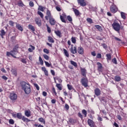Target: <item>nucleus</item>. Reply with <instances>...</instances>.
I'll use <instances>...</instances> for the list:
<instances>
[{
	"instance_id": "c756f323",
	"label": "nucleus",
	"mask_w": 127,
	"mask_h": 127,
	"mask_svg": "<svg viewBox=\"0 0 127 127\" xmlns=\"http://www.w3.org/2000/svg\"><path fill=\"white\" fill-rule=\"evenodd\" d=\"M64 53L65 56H66L67 58L69 57V53H68V52L67 51V50L64 49Z\"/></svg>"
},
{
	"instance_id": "680f3d73",
	"label": "nucleus",
	"mask_w": 127,
	"mask_h": 127,
	"mask_svg": "<svg viewBox=\"0 0 127 127\" xmlns=\"http://www.w3.org/2000/svg\"><path fill=\"white\" fill-rule=\"evenodd\" d=\"M17 48H18V47L17 46L16 48H14L13 50L11 51H13V52H16V51H17Z\"/></svg>"
},
{
	"instance_id": "5fc2aeb1",
	"label": "nucleus",
	"mask_w": 127,
	"mask_h": 127,
	"mask_svg": "<svg viewBox=\"0 0 127 127\" xmlns=\"http://www.w3.org/2000/svg\"><path fill=\"white\" fill-rule=\"evenodd\" d=\"M30 6H31V7H33V6H34V3H33L32 2V1H30L29 2V3Z\"/></svg>"
},
{
	"instance_id": "a878e982",
	"label": "nucleus",
	"mask_w": 127,
	"mask_h": 127,
	"mask_svg": "<svg viewBox=\"0 0 127 127\" xmlns=\"http://www.w3.org/2000/svg\"><path fill=\"white\" fill-rule=\"evenodd\" d=\"M29 29H30L32 30V31H35V28H34V26H33L31 24H29L28 26Z\"/></svg>"
},
{
	"instance_id": "412c9836",
	"label": "nucleus",
	"mask_w": 127,
	"mask_h": 127,
	"mask_svg": "<svg viewBox=\"0 0 127 127\" xmlns=\"http://www.w3.org/2000/svg\"><path fill=\"white\" fill-rule=\"evenodd\" d=\"M42 70L44 72V74L46 76H48V70L46 69V67H42Z\"/></svg>"
},
{
	"instance_id": "de8ad7c7",
	"label": "nucleus",
	"mask_w": 127,
	"mask_h": 127,
	"mask_svg": "<svg viewBox=\"0 0 127 127\" xmlns=\"http://www.w3.org/2000/svg\"><path fill=\"white\" fill-rule=\"evenodd\" d=\"M21 62L24 64H26V63H27V62L26 61V60L25 59H21Z\"/></svg>"
},
{
	"instance_id": "6ab92c4d",
	"label": "nucleus",
	"mask_w": 127,
	"mask_h": 127,
	"mask_svg": "<svg viewBox=\"0 0 127 127\" xmlns=\"http://www.w3.org/2000/svg\"><path fill=\"white\" fill-rule=\"evenodd\" d=\"M97 65H98V71H102V68H103V65H102V64L100 62L97 63Z\"/></svg>"
},
{
	"instance_id": "4468645a",
	"label": "nucleus",
	"mask_w": 127,
	"mask_h": 127,
	"mask_svg": "<svg viewBox=\"0 0 127 127\" xmlns=\"http://www.w3.org/2000/svg\"><path fill=\"white\" fill-rule=\"evenodd\" d=\"M94 93L96 96H100L101 95V90L99 88H96L94 90Z\"/></svg>"
},
{
	"instance_id": "c9c22d12",
	"label": "nucleus",
	"mask_w": 127,
	"mask_h": 127,
	"mask_svg": "<svg viewBox=\"0 0 127 127\" xmlns=\"http://www.w3.org/2000/svg\"><path fill=\"white\" fill-rule=\"evenodd\" d=\"M69 122L71 125H74L75 124V120L73 119H69Z\"/></svg>"
},
{
	"instance_id": "f03ea898",
	"label": "nucleus",
	"mask_w": 127,
	"mask_h": 127,
	"mask_svg": "<svg viewBox=\"0 0 127 127\" xmlns=\"http://www.w3.org/2000/svg\"><path fill=\"white\" fill-rule=\"evenodd\" d=\"M112 27L114 30L120 33V30H121V25H120V23L117 22H114L112 24Z\"/></svg>"
},
{
	"instance_id": "f257e3e1",
	"label": "nucleus",
	"mask_w": 127,
	"mask_h": 127,
	"mask_svg": "<svg viewBox=\"0 0 127 127\" xmlns=\"http://www.w3.org/2000/svg\"><path fill=\"white\" fill-rule=\"evenodd\" d=\"M22 90L24 91L25 94L29 95L31 93V87L29 83L26 82H22L21 84Z\"/></svg>"
},
{
	"instance_id": "6e6552de",
	"label": "nucleus",
	"mask_w": 127,
	"mask_h": 127,
	"mask_svg": "<svg viewBox=\"0 0 127 127\" xmlns=\"http://www.w3.org/2000/svg\"><path fill=\"white\" fill-rule=\"evenodd\" d=\"M77 2L81 6H86V5H87V3L85 2V0H77Z\"/></svg>"
},
{
	"instance_id": "1a4fd4ad",
	"label": "nucleus",
	"mask_w": 127,
	"mask_h": 127,
	"mask_svg": "<svg viewBox=\"0 0 127 127\" xmlns=\"http://www.w3.org/2000/svg\"><path fill=\"white\" fill-rule=\"evenodd\" d=\"M88 125L90 127H95V123H94V121L91 119H88L87 120Z\"/></svg>"
},
{
	"instance_id": "473e14b6",
	"label": "nucleus",
	"mask_w": 127,
	"mask_h": 127,
	"mask_svg": "<svg viewBox=\"0 0 127 127\" xmlns=\"http://www.w3.org/2000/svg\"><path fill=\"white\" fill-rule=\"evenodd\" d=\"M82 114H83L84 118L87 117V111L86 110L83 109L82 110Z\"/></svg>"
},
{
	"instance_id": "4c0bfd02",
	"label": "nucleus",
	"mask_w": 127,
	"mask_h": 127,
	"mask_svg": "<svg viewBox=\"0 0 127 127\" xmlns=\"http://www.w3.org/2000/svg\"><path fill=\"white\" fill-rule=\"evenodd\" d=\"M70 64H71V65H73V66H74V67H77V63H76V62L73 61H70Z\"/></svg>"
},
{
	"instance_id": "e2e57ef3",
	"label": "nucleus",
	"mask_w": 127,
	"mask_h": 127,
	"mask_svg": "<svg viewBox=\"0 0 127 127\" xmlns=\"http://www.w3.org/2000/svg\"><path fill=\"white\" fill-rule=\"evenodd\" d=\"M102 46L104 49H107V48H108V46L105 43L102 44Z\"/></svg>"
},
{
	"instance_id": "a18cd8bd",
	"label": "nucleus",
	"mask_w": 127,
	"mask_h": 127,
	"mask_svg": "<svg viewBox=\"0 0 127 127\" xmlns=\"http://www.w3.org/2000/svg\"><path fill=\"white\" fill-rule=\"evenodd\" d=\"M52 91L53 95H54L55 96H57V93L56 92V91L55 90V88H54V87L53 88Z\"/></svg>"
},
{
	"instance_id": "f704fd0d",
	"label": "nucleus",
	"mask_w": 127,
	"mask_h": 127,
	"mask_svg": "<svg viewBox=\"0 0 127 127\" xmlns=\"http://www.w3.org/2000/svg\"><path fill=\"white\" fill-rule=\"evenodd\" d=\"M56 87H58V89H59V90H60V91H61L62 90V87L61 86V84H60L59 83H57Z\"/></svg>"
},
{
	"instance_id": "2f4dec72",
	"label": "nucleus",
	"mask_w": 127,
	"mask_h": 127,
	"mask_svg": "<svg viewBox=\"0 0 127 127\" xmlns=\"http://www.w3.org/2000/svg\"><path fill=\"white\" fill-rule=\"evenodd\" d=\"M65 16H66V15H64V16H62V15H61L60 16V18H61V20H62V21L63 22H64V23H66V21L64 19V17H65Z\"/></svg>"
},
{
	"instance_id": "aec40b11",
	"label": "nucleus",
	"mask_w": 127,
	"mask_h": 127,
	"mask_svg": "<svg viewBox=\"0 0 127 127\" xmlns=\"http://www.w3.org/2000/svg\"><path fill=\"white\" fill-rule=\"evenodd\" d=\"M71 53H72V54H76V53H77V48H76V47H72L71 48Z\"/></svg>"
},
{
	"instance_id": "ddd939ff",
	"label": "nucleus",
	"mask_w": 127,
	"mask_h": 127,
	"mask_svg": "<svg viewBox=\"0 0 127 127\" xmlns=\"http://www.w3.org/2000/svg\"><path fill=\"white\" fill-rule=\"evenodd\" d=\"M25 116L27 117V118H29V117H31V111L30 110H25Z\"/></svg>"
},
{
	"instance_id": "37998d69",
	"label": "nucleus",
	"mask_w": 127,
	"mask_h": 127,
	"mask_svg": "<svg viewBox=\"0 0 127 127\" xmlns=\"http://www.w3.org/2000/svg\"><path fill=\"white\" fill-rule=\"evenodd\" d=\"M44 58H45V59H46V60H49V56H47L46 54H44L43 55Z\"/></svg>"
},
{
	"instance_id": "39448f33",
	"label": "nucleus",
	"mask_w": 127,
	"mask_h": 127,
	"mask_svg": "<svg viewBox=\"0 0 127 127\" xmlns=\"http://www.w3.org/2000/svg\"><path fill=\"white\" fill-rule=\"evenodd\" d=\"M81 83L84 87H88V79L87 78H82L81 79Z\"/></svg>"
},
{
	"instance_id": "4be33fe9",
	"label": "nucleus",
	"mask_w": 127,
	"mask_h": 127,
	"mask_svg": "<svg viewBox=\"0 0 127 127\" xmlns=\"http://www.w3.org/2000/svg\"><path fill=\"white\" fill-rule=\"evenodd\" d=\"M55 33L56 34L57 36H58L59 37H62L61 36V32L60 30H57L55 31Z\"/></svg>"
},
{
	"instance_id": "7c9ffc66",
	"label": "nucleus",
	"mask_w": 127,
	"mask_h": 127,
	"mask_svg": "<svg viewBox=\"0 0 127 127\" xmlns=\"http://www.w3.org/2000/svg\"><path fill=\"white\" fill-rule=\"evenodd\" d=\"M45 7H43L42 6L39 5L38 10H40L41 11H44V9H45Z\"/></svg>"
},
{
	"instance_id": "393cba45",
	"label": "nucleus",
	"mask_w": 127,
	"mask_h": 127,
	"mask_svg": "<svg viewBox=\"0 0 127 127\" xmlns=\"http://www.w3.org/2000/svg\"><path fill=\"white\" fill-rule=\"evenodd\" d=\"M48 40L50 43H54V40L53 39V38L51 36L48 37Z\"/></svg>"
},
{
	"instance_id": "09e8293b",
	"label": "nucleus",
	"mask_w": 127,
	"mask_h": 127,
	"mask_svg": "<svg viewBox=\"0 0 127 127\" xmlns=\"http://www.w3.org/2000/svg\"><path fill=\"white\" fill-rule=\"evenodd\" d=\"M34 87H35L38 91H39V86H38V84H37V83H34Z\"/></svg>"
},
{
	"instance_id": "c03bdc74",
	"label": "nucleus",
	"mask_w": 127,
	"mask_h": 127,
	"mask_svg": "<svg viewBox=\"0 0 127 127\" xmlns=\"http://www.w3.org/2000/svg\"><path fill=\"white\" fill-rule=\"evenodd\" d=\"M9 124H10V125H14V121H13V119H10L9 120Z\"/></svg>"
},
{
	"instance_id": "72a5a7b5",
	"label": "nucleus",
	"mask_w": 127,
	"mask_h": 127,
	"mask_svg": "<svg viewBox=\"0 0 127 127\" xmlns=\"http://www.w3.org/2000/svg\"><path fill=\"white\" fill-rule=\"evenodd\" d=\"M121 14L122 18H123V19H126V13L124 12H121Z\"/></svg>"
},
{
	"instance_id": "423d86ee",
	"label": "nucleus",
	"mask_w": 127,
	"mask_h": 127,
	"mask_svg": "<svg viewBox=\"0 0 127 127\" xmlns=\"http://www.w3.org/2000/svg\"><path fill=\"white\" fill-rule=\"evenodd\" d=\"M110 11L113 13H116L117 11H118V8L117 7V6L116 5H112L110 7Z\"/></svg>"
},
{
	"instance_id": "864d4df0",
	"label": "nucleus",
	"mask_w": 127,
	"mask_h": 127,
	"mask_svg": "<svg viewBox=\"0 0 127 127\" xmlns=\"http://www.w3.org/2000/svg\"><path fill=\"white\" fill-rule=\"evenodd\" d=\"M43 52L46 54H49V50H48L47 49H44Z\"/></svg>"
},
{
	"instance_id": "13d9d810",
	"label": "nucleus",
	"mask_w": 127,
	"mask_h": 127,
	"mask_svg": "<svg viewBox=\"0 0 127 127\" xmlns=\"http://www.w3.org/2000/svg\"><path fill=\"white\" fill-rule=\"evenodd\" d=\"M12 72L13 75H14V76H16L17 75V72H16V70H15V69H12Z\"/></svg>"
},
{
	"instance_id": "774afa93",
	"label": "nucleus",
	"mask_w": 127,
	"mask_h": 127,
	"mask_svg": "<svg viewBox=\"0 0 127 127\" xmlns=\"http://www.w3.org/2000/svg\"><path fill=\"white\" fill-rule=\"evenodd\" d=\"M91 55H92V56L95 57V56H96V52L95 51L92 52H91Z\"/></svg>"
},
{
	"instance_id": "338daca9",
	"label": "nucleus",
	"mask_w": 127,
	"mask_h": 127,
	"mask_svg": "<svg viewBox=\"0 0 127 127\" xmlns=\"http://www.w3.org/2000/svg\"><path fill=\"white\" fill-rule=\"evenodd\" d=\"M64 108L66 109V110H69V105L68 104H65Z\"/></svg>"
},
{
	"instance_id": "052dcab7",
	"label": "nucleus",
	"mask_w": 127,
	"mask_h": 127,
	"mask_svg": "<svg viewBox=\"0 0 127 127\" xmlns=\"http://www.w3.org/2000/svg\"><path fill=\"white\" fill-rule=\"evenodd\" d=\"M9 24L11 26H13V25H14V22H13V21H9Z\"/></svg>"
},
{
	"instance_id": "dca6fc26",
	"label": "nucleus",
	"mask_w": 127,
	"mask_h": 127,
	"mask_svg": "<svg viewBox=\"0 0 127 127\" xmlns=\"http://www.w3.org/2000/svg\"><path fill=\"white\" fill-rule=\"evenodd\" d=\"M81 74L83 77H86V74H87V70L85 68H81Z\"/></svg>"
},
{
	"instance_id": "9b49d317",
	"label": "nucleus",
	"mask_w": 127,
	"mask_h": 127,
	"mask_svg": "<svg viewBox=\"0 0 127 127\" xmlns=\"http://www.w3.org/2000/svg\"><path fill=\"white\" fill-rule=\"evenodd\" d=\"M49 22L51 25H55L56 24V21L55 20V19L53 18V17L49 19Z\"/></svg>"
},
{
	"instance_id": "a19ab883",
	"label": "nucleus",
	"mask_w": 127,
	"mask_h": 127,
	"mask_svg": "<svg viewBox=\"0 0 127 127\" xmlns=\"http://www.w3.org/2000/svg\"><path fill=\"white\" fill-rule=\"evenodd\" d=\"M67 88L68 89V90H69L70 91H71V90H73V89H74V88H73V86L70 85V84H67Z\"/></svg>"
},
{
	"instance_id": "0e129e2a",
	"label": "nucleus",
	"mask_w": 127,
	"mask_h": 127,
	"mask_svg": "<svg viewBox=\"0 0 127 127\" xmlns=\"http://www.w3.org/2000/svg\"><path fill=\"white\" fill-rule=\"evenodd\" d=\"M78 117L81 119V120H83V115L81 113H78Z\"/></svg>"
},
{
	"instance_id": "f3484780",
	"label": "nucleus",
	"mask_w": 127,
	"mask_h": 127,
	"mask_svg": "<svg viewBox=\"0 0 127 127\" xmlns=\"http://www.w3.org/2000/svg\"><path fill=\"white\" fill-rule=\"evenodd\" d=\"M73 10L76 16H79V15H80V11H79V10L73 8Z\"/></svg>"
},
{
	"instance_id": "8fccbe9b",
	"label": "nucleus",
	"mask_w": 127,
	"mask_h": 127,
	"mask_svg": "<svg viewBox=\"0 0 127 127\" xmlns=\"http://www.w3.org/2000/svg\"><path fill=\"white\" fill-rule=\"evenodd\" d=\"M67 19L68 20V21H70V22L72 21V17L70 16H67Z\"/></svg>"
},
{
	"instance_id": "a211bd4d",
	"label": "nucleus",
	"mask_w": 127,
	"mask_h": 127,
	"mask_svg": "<svg viewBox=\"0 0 127 127\" xmlns=\"http://www.w3.org/2000/svg\"><path fill=\"white\" fill-rule=\"evenodd\" d=\"M15 23L16 24V27L17 28V29H18V30H20V31H23V28H22V27H21L20 24H17V23Z\"/></svg>"
},
{
	"instance_id": "6e6d98bb",
	"label": "nucleus",
	"mask_w": 127,
	"mask_h": 127,
	"mask_svg": "<svg viewBox=\"0 0 127 127\" xmlns=\"http://www.w3.org/2000/svg\"><path fill=\"white\" fill-rule=\"evenodd\" d=\"M47 28L48 32L49 33H51V29L50 28V27H49V26H48V25H47Z\"/></svg>"
},
{
	"instance_id": "e433bc0d",
	"label": "nucleus",
	"mask_w": 127,
	"mask_h": 127,
	"mask_svg": "<svg viewBox=\"0 0 127 127\" xmlns=\"http://www.w3.org/2000/svg\"><path fill=\"white\" fill-rule=\"evenodd\" d=\"M115 80L116 82H120L121 81V77L120 76H115Z\"/></svg>"
},
{
	"instance_id": "bb28decb",
	"label": "nucleus",
	"mask_w": 127,
	"mask_h": 127,
	"mask_svg": "<svg viewBox=\"0 0 127 127\" xmlns=\"http://www.w3.org/2000/svg\"><path fill=\"white\" fill-rule=\"evenodd\" d=\"M95 27L99 30V31H102L103 30V28H102V26L99 25H96L95 26Z\"/></svg>"
},
{
	"instance_id": "58836bf2",
	"label": "nucleus",
	"mask_w": 127,
	"mask_h": 127,
	"mask_svg": "<svg viewBox=\"0 0 127 127\" xmlns=\"http://www.w3.org/2000/svg\"><path fill=\"white\" fill-rule=\"evenodd\" d=\"M38 14H39V15L40 16L41 18H43V17H44V15H43V13H42V12H41V11H38Z\"/></svg>"
},
{
	"instance_id": "c85d7f7f",
	"label": "nucleus",
	"mask_w": 127,
	"mask_h": 127,
	"mask_svg": "<svg viewBox=\"0 0 127 127\" xmlns=\"http://www.w3.org/2000/svg\"><path fill=\"white\" fill-rule=\"evenodd\" d=\"M39 122H40V123H42L43 124H44V125H45V120H44V119H43V118H40L38 119Z\"/></svg>"
},
{
	"instance_id": "bf43d9fd",
	"label": "nucleus",
	"mask_w": 127,
	"mask_h": 127,
	"mask_svg": "<svg viewBox=\"0 0 127 127\" xmlns=\"http://www.w3.org/2000/svg\"><path fill=\"white\" fill-rule=\"evenodd\" d=\"M96 58L101 59V58H102V55L101 54H98L96 56Z\"/></svg>"
},
{
	"instance_id": "cd10ccee",
	"label": "nucleus",
	"mask_w": 127,
	"mask_h": 127,
	"mask_svg": "<svg viewBox=\"0 0 127 127\" xmlns=\"http://www.w3.org/2000/svg\"><path fill=\"white\" fill-rule=\"evenodd\" d=\"M17 4L18 6H21L22 7H23V6H24V4H23V2H22V1L21 0L18 1Z\"/></svg>"
},
{
	"instance_id": "20e7f679",
	"label": "nucleus",
	"mask_w": 127,
	"mask_h": 127,
	"mask_svg": "<svg viewBox=\"0 0 127 127\" xmlns=\"http://www.w3.org/2000/svg\"><path fill=\"white\" fill-rule=\"evenodd\" d=\"M46 14L47 15L45 16V19H46V20H48V18L50 19L53 17V16H52V15H51V12H50V10H49V9H47Z\"/></svg>"
},
{
	"instance_id": "2eb2a0df",
	"label": "nucleus",
	"mask_w": 127,
	"mask_h": 127,
	"mask_svg": "<svg viewBox=\"0 0 127 127\" xmlns=\"http://www.w3.org/2000/svg\"><path fill=\"white\" fill-rule=\"evenodd\" d=\"M13 51H10V52H6V56H7L8 57H9V56H12V57H13V58H16V57L14 56L13 55Z\"/></svg>"
},
{
	"instance_id": "5701e85b",
	"label": "nucleus",
	"mask_w": 127,
	"mask_h": 127,
	"mask_svg": "<svg viewBox=\"0 0 127 127\" xmlns=\"http://www.w3.org/2000/svg\"><path fill=\"white\" fill-rule=\"evenodd\" d=\"M29 46L31 48H29L28 49V50L29 52H32V51H33V50H35V47L32 46V45H30Z\"/></svg>"
},
{
	"instance_id": "7ed1b4c3",
	"label": "nucleus",
	"mask_w": 127,
	"mask_h": 127,
	"mask_svg": "<svg viewBox=\"0 0 127 127\" xmlns=\"http://www.w3.org/2000/svg\"><path fill=\"white\" fill-rule=\"evenodd\" d=\"M17 118L19 120H22L23 122H30V120L28 118H26L25 117L22 116V114L20 113H17Z\"/></svg>"
},
{
	"instance_id": "b1692460",
	"label": "nucleus",
	"mask_w": 127,
	"mask_h": 127,
	"mask_svg": "<svg viewBox=\"0 0 127 127\" xmlns=\"http://www.w3.org/2000/svg\"><path fill=\"white\" fill-rule=\"evenodd\" d=\"M0 32V36L2 38H3V36L5 35V32L4 31V30L3 29L1 30Z\"/></svg>"
},
{
	"instance_id": "49530a36",
	"label": "nucleus",
	"mask_w": 127,
	"mask_h": 127,
	"mask_svg": "<svg viewBox=\"0 0 127 127\" xmlns=\"http://www.w3.org/2000/svg\"><path fill=\"white\" fill-rule=\"evenodd\" d=\"M106 57H107V60H111V59H112V57L110 54H107Z\"/></svg>"
},
{
	"instance_id": "69168bd1",
	"label": "nucleus",
	"mask_w": 127,
	"mask_h": 127,
	"mask_svg": "<svg viewBox=\"0 0 127 127\" xmlns=\"http://www.w3.org/2000/svg\"><path fill=\"white\" fill-rule=\"evenodd\" d=\"M103 100H104V102H105L106 103H107V102L109 101V99H108L107 97L103 98Z\"/></svg>"
},
{
	"instance_id": "9d476101",
	"label": "nucleus",
	"mask_w": 127,
	"mask_h": 127,
	"mask_svg": "<svg viewBox=\"0 0 127 127\" xmlns=\"http://www.w3.org/2000/svg\"><path fill=\"white\" fill-rule=\"evenodd\" d=\"M77 52L79 53L80 55H83L84 54V49L83 47L80 46L77 48Z\"/></svg>"
},
{
	"instance_id": "4d7b16f0",
	"label": "nucleus",
	"mask_w": 127,
	"mask_h": 127,
	"mask_svg": "<svg viewBox=\"0 0 127 127\" xmlns=\"http://www.w3.org/2000/svg\"><path fill=\"white\" fill-rule=\"evenodd\" d=\"M45 63L47 67H50V66L52 65L51 64H49L48 62H47L46 61L45 62Z\"/></svg>"
},
{
	"instance_id": "0eeeda50",
	"label": "nucleus",
	"mask_w": 127,
	"mask_h": 127,
	"mask_svg": "<svg viewBox=\"0 0 127 127\" xmlns=\"http://www.w3.org/2000/svg\"><path fill=\"white\" fill-rule=\"evenodd\" d=\"M10 99L12 101H15L17 99V95L14 93H11L10 94Z\"/></svg>"
},
{
	"instance_id": "79ce46f5",
	"label": "nucleus",
	"mask_w": 127,
	"mask_h": 127,
	"mask_svg": "<svg viewBox=\"0 0 127 127\" xmlns=\"http://www.w3.org/2000/svg\"><path fill=\"white\" fill-rule=\"evenodd\" d=\"M39 61L41 65H43V60L41 58V57H39Z\"/></svg>"
},
{
	"instance_id": "603ef678",
	"label": "nucleus",
	"mask_w": 127,
	"mask_h": 127,
	"mask_svg": "<svg viewBox=\"0 0 127 127\" xmlns=\"http://www.w3.org/2000/svg\"><path fill=\"white\" fill-rule=\"evenodd\" d=\"M71 42L72 43H74L75 44V43H76V38L72 37L71 38Z\"/></svg>"
},
{
	"instance_id": "f8f14e48",
	"label": "nucleus",
	"mask_w": 127,
	"mask_h": 127,
	"mask_svg": "<svg viewBox=\"0 0 127 127\" xmlns=\"http://www.w3.org/2000/svg\"><path fill=\"white\" fill-rule=\"evenodd\" d=\"M35 21L38 26H41V19L40 18H35Z\"/></svg>"
},
{
	"instance_id": "3c124183",
	"label": "nucleus",
	"mask_w": 127,
	"mask_h": 127,
	"mask_svg": "<svg viewBox=\"0 0 127 127\" xmlns=\"http://www.w3.org/2000/svg\"><path fill=\"white\" fill-rule=\"evenodd\" d=\"M112 62H113V63H114V64H118L117 59H116V58H114L112 60Z\"/></svg>"
},
{
	"instance_id": "ea45409f",
	"label": "nucleus",
	"mask_w": 127,
	"mask_h": 127,
	"mask_svg": "<svg viewBox=\"0 0 127 127\" xmlns=\"http://www.w3.org/2000/svg\"><path fill=\"white\" fill-rule=\"evenodd\" d=\"M86 20L89 23H93V20L91 18H87Z\"/></svg>"
}]
</instances>
